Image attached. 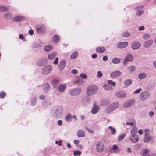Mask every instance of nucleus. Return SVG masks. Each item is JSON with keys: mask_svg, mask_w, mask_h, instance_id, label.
I'll return each mask as SVG.
<instances>
[{"mask_svg": "<svg viewBox=\"0 0 156 156\" xmlns=\"http://www.w3.org/2000/svg\"><path fill=\"white\" fill-rule=\"evenodd\" d=\"M128 44L127 42L119 43L117 45V47L119 48H123L126 47Z\"/></svg>", "mask_w": 156, "mask_h": 156, "instance_id": "nucleus-18", "label": "nucleus"}, {"mask_svg": "<svg viewBox=\"0 0 156 156\" xmlns=\"http://www.w3.org/2000/svg\"><path fill=\"white\" fill-rule=\"evenodd\" d=\"M72 117H71L69 113H67L65 117V120L68 122H69L72 120Z\"/></svg>", "mask_w": 156, "mask_h": 156, "instance_id": "nucleus-24", "label": "nucleus"}, {"mask_svg": "<svg viewBox=\"0 0 156 156\" xmlns=\"http://www.w3.org/2000/svg\"><path fill=\"white\" fill-rule=\"evenodd\" d=\"M81 153V152L79 151H74L73 152V154L75 156H80Z\"/></svg>", "mask_w": 156, "mask_h": 156, "instance_id": "nucleus-36", "label": "nucleus"}, {"mask_svg": "<svg viewBox=\"0 0 156 156\" xmlns=\"http://www.w3.org/2000/svg\"><path fill=\"white\" fill-rule=\"evenodd\" d=\"M98 90V87L95 85H90L88 86L86 88V93L88 96L94 95Z\"/></svg>", "mask_w": 156, "mask_h": 156, "instance_id": "nucleus-1", "label": "nucleus"}, {"mask_svg": "<svg viewBox=\"0 0 156 156\" xmlns=\"http://www.w3.org/2000/svg\"><path fill=\"white\" fill-rule=\"evenodd\" d=\"M9 9L6 7L3 6H0V11L1 12H3L8 11Z\"/></svg>", "mask_w": 156, "mask_h": 156, "instance_id": "nucleus-35", "label": "nucleus"}, {"mask_svg": "<svg viewBox=\"0 0 156 156\" xmlns=\"http://www.w3.org/2000/svg\"><path fill=\"white\" fill-rule=\"evenodd\" d=\"M62 123V121L61 120H59L58 121L57 124L58 125H61Z\"/></svg>", "mask_w": 156, "mask_h": 156, "instance_id": "nucleus-57", "label": "nucleus"}, {"mask_svg": "<svg viewBox=\"0 0 156 156\" xmlns=\"http://www.w3.org/2000/svg\"><path fill=\"white\" fill-rule=\"evenodd\" d=\"M47 61L46 59L44 58H41L37 62V64L39 66L44 65L47 63Z\"/></svg>", "mask_w": 156, "mask_h": 156, "instance_id": "nucleus-12", "label": "nucleus"}, {"mask_svg": "<svg viewBox=\"0 0 156 156\" xmlns=\"http://www.w3.org/2000/svg\"><path fill=\"white\" fill-rule=\"evenodd\" d=\"M135 103L134 100H130L126 101L123 105V107L125 108H128L132 106Z\"/></svg>", "mask_w": 156, "mask_h": 156, "instance_id": "nucleus-7", "label": "nucleus"}, {"mask_svg": "<svg viewBox=\"0 0 156 156\" xmlns=\"http://www.w3.org/2000/svg\"><path fill=\"white\" fill-rule=\"evenodd\" d=\"M77 135L78 137L84 136H85V132L83 131L80 130L77 132Z\"/></svg>", "mask_w": 156, "mask_h": 156, "instance_id": "nucleus-26", "label": "nucleus"}, {"mask_svg": "<svg viewBox=\"0 0 156 156\" xmlns=\"http://www.w3.org/2000/svg\"><path fill=\"white\" fill-rule=\"evenodd\" d=\"M126 134L125 133L122 134L118 137V140L119 141H121L125 137Z\"/></svg>", "mask_w": 156, "mask_h": 156, "instance_id": "nucleus-39", "label": "nucleus"}, {"mask_svg": "<svg viewBox=\"0 0 156 156\" xmlns=\"http://www.w3.org/2000/svg\"><path fill=\"white\" fill-rule=\"evenodd\" d=\"M130 35V33L127 32H125L122 34V36L123 37H128Z\"/></svg>", "mask_w": 156, "mask_h": 156, "instance_id": "nucleus-41", "label": "nucleus"}, {"mask_svg": "<svg viewBox=\"0 0 156 156\" xmlns=\"http://www.w3.org/2000/svg\"><path fill=\"white\" fill-rule=\"evenodd\" d=\"M108 59V57L106 56H104L103 57V60L104 61H106Z\"/></svg>", "mask_w": 156, "mask_h": 156, "instance_id": "nucleus-53", "label": "nucleus"}, {"mask_svg": "<svg viewBox=\"0 0 156 156\" xmlns=\"http://www.w3.org/2000/svg\"><path fill=\"white\" fill-rule=\"evenodd\" d=\"M141 46L139 42H134L132 45V48L133 49H137Z\"/></svg>", "mask_w": 156, "mask_h": 156, "instance_id": "nucleus-13", "label": "nucleus"}, {"mask_svg": "<svg viewBox=\"0 0 156 156\" xmlns=\"http://www.w3.org/2000/svg\"><path fill=\"white\" fill-rule=\"evenodd\" d=\"M58 58H56L55 60L53 62V63L55 65L57 64L58 62Z\"/></svg>", "mask_w": 156, "mask_h": 156, "instance_id": "nucleus-51", "label": "nucleus"}, {"mask_svg": "<svg viewBox=\"0 0 156 156\" xmlns=\"http://www.w3.org/2000/svg\"><path fill=\"white\" fill-rule=\"evenodd\" d=\"M50 86L48 84H47L45 85V87L43 91L44 92H47L49 90Z\"/></svg>", "mask_w": 156, "mask_h": 156, "instance_id": "nucleus-42", "label": "nucleus"}, {"mask_svg": "<svg viewBox=\"0 0 156 156\" xmlns=\"http://www.w3.org/2000/svg\"><path fill=\"white\" fill-rule=\"evenodd\" d=\"M6 93L5 92H2L0 93V98H4L6 95Z\"/></svg>", "mask_w": 156, "mask_h": 156, "instance_id": "nucleus-44", "label": "nucleus"}, {"mask_svg": "<svg viewBox=\"0 0 156 156\" xmlns=\"http://www.w3.org/2000/svg\"><path fill=\"white\" fill-rule=\"evenodd\" d=\"M98 74L97 75V76L99 78H100L102 76V73L100 71H98Z\"/></svg>", "mask_w": 156, "mask_h": 156, "instance_id": "nucleus-48", "label": "nucleus"}, {"mask_svg": "<svg viewBox=\"0 0 156 156\" xmlns=\"http://www.w3.org/2000/svg\"><path fill=\"white\" fill-rule=\"evenodd\" d=\"M66 64V62L65 60L61 61L58 64V67L61 70L65 68Z\"/></svg>", "mask_w": 156, "mask_h": 156, "instance_id": "nucleus-15", "label": "nucleus"}, {"mask_svg": "<svg viewBox=\"0 0 156 156\" xmlns=\"http://www.w3.org/2000/svg\"><path fill=\"white\" fill-rule=\"evenodd\" d=\"M109 129L111 130L112 134H114L116 132L115 129L111 126L109 127Z\"/></svg>", "mask_w": 156, "mask_h": 156, "instance_id": "nucleus-43", "label": "nucleus"}, {"mask_svg": "<svg viewBox=\"0 0 156 156\" xmlns=\"http://www.w3.org/2000/svg\"><path fill=\"white\" fill-rule=\"evenodd\" d=\"M99 109L98 106L96 105H94L91 110L92 113L94 114L96 113L98 111Z\"/></svg>", "mask_w": 156, "mask_h": 156, "instance_id": "nucleus-20", "label": "nucleus"}, {"mask_svg": "<svg viewBox=\"0 0 156 156\" xmlns=\"http://www.w3.org/2000/svg\"><path fill=\"white\" fill-rule=\"evenodd\" d=\"M82 91L81 89L80 88L71 90L69 91V94L71 95L74 96L79 94Z\"/></svg>", "mask_w": 156, "mask_h": 156, "instance_id": "nucleus-4", "label": "nucleus"}, {"mask_svg": "<svg viewBox=\"0 0 156 156\" xmlns=\"http://www.w3.org/2000/svg\"><path fill=\"white\" fill-rule=\"evenodd\" d=\"M78 53L77 52H75L72 53L71 56L70 58L71 59H74L78 55Z\"/></svg>", "mask_w": 156, "mask_h": 156, "instance_id": "nucleus-29", "label": "nucleus"}, {"mask_svg": "<svg viewBox=\"0 0 156 156\" xmlns=\"http://www.w3.org/2000/svg\"><path fill=\"white\" fill-rule=\"evenodd\" d=\"M129 138L131 141L133 143H137L139 140V138L137 135H131Z\"/></svg>", "mask_w": 156, "mask_h": 156, "instance_id": "nucleus-11", "label": "nucleus"}, {"mask_svg": "<svg viewBox=\"0 0 156 156\" xmlns=\"http://www.w3.org/2000/svg\"><path fill=\"white\" fill-rule=\"evenodd\" d=\"M45 96L44 95H41L40 96V98L43 100L44 99Z\"/></svg>", "mask_w": 156, "mask_h": 156, "instance_id": "nucleus-60", "label": "nucleus"}, {"mask_svg": "<svg viewBox=\"0 0 156 156\" xmlns=\"http://www.w3.org/2000/svg\"><path fill=\"white\" fill-rule=\"evenodd\" d=\"M62 142L61 140H59L60 143L58 144V142L57 141H55V143L57 144H58V145L59 146H61L62 145L61 142Z\"/></svg>", "mask_w": 156, "mask_h": 156, "instance_id": "nucleus-58", "label": "nucleus"}, {"mask_svg": "<svg viewBox=\"0 0 156 156\" xmlns=\"http://www.w3.org/2000/svg\"><path fill=\"white\" fill-rule=\"evenodd\" d=\"M56 54L54 53L51 54H49L48 55V58L50 60H52L54 59L56 56Z\"/></svg>", "mask_w": 156, "mask_h": 156, "instance_id": "nucleus-30", "label": "nucleus"}, {"mask_svg": "<svg viewBox=\"0 0 156 156\" xmlns=\"http://www.w3.org/2000/svg\"><path fill=\"white\" fill-rule=\"evenodd\" d=\"M121 74V72L119 71H115L111 73L110 76L112 78L114 79L118 77Z\"/></svg>", "mask_w": 156, "mask_h": 156, "instance_id": "nucleus-9", "label": "nucleus"}, {"mask_svg": "<svg viewBox=\"0 0 156 156\" xmlns=\"http://www.w3.org/2000/svg\"><path fill=\"white\" fill-rule=\"evenodd\" d=\"M154 114L153 112L152 111H151L149 113V115L150 116H152Z\"/></svg>", "mask_w": 156, "mask_h": 156, "instance_id": "nucleus-64", "label": "nucleus"}, {"mask_svg": "<svg viewBox=\"0 0 156 156\" xmlns=\"http://www.w3.org/2000/svg\"><path fill=\"white\" fill-rule=\"evenodd\" d=\"M25 19L24 17L21 16H19L15 17H14L13 20L14 21L19 22L20 21H23L25 20Z\"/></svg>", "mask_w": 156, "mask_h": 156, "instance_id": "nucleus-17", "label": "nucleus"}, {"mask_svg": "<svg viewBox=\"0 0 156 156\" xmlns=\"http://www.w3.org/2000/svg\"><path fill=\"white\" fill-rule=\"evenodd\" d=\"M108 84L110 85H112V86H115L116 83L111 80H108Z\"/></svg>", "mask_w": 156, "mask_h": 156, "instance_id": "nucleus-45", "label": "nucleus"}, {"mask_svg": "<svg viewBox=\"0 0 156 156\" xmlns=\"http://www.w3.org/2000/svg\"><path fill=\"white\" fill-rule=\"evenodd\" d=\"M80 76L83 79H85L87 77V75L85 74L81 73L80 74Z\"/></svg>", "mask_w": 156, "mask_h": 156, "instance_id": "nucleus-49", "label": "nucleus"}, {"mask_svg": "<svg viewBox=\"0 0 156 156\" xmlns=\"http://www.w3.org/2000/svg\"><path fill=\"white\" fill-rule=\"evenodd\" d=\"M149 151L146 149H144L142 151V154L143 156H148Z\"/></svg>", "mask_w": 156, "mask_h": 156, "instance_id": "nucleus-25", "label": "nucleus"}, {"mask_svg": "<svg viewBox=\"0 0 156 156\" xmlns=\"http://www.w3.org/2000/svg\"><path fill=\"white\" fill-rule=\"evenodd\" d=\"M124 83L126 86H129L132 83V80L131 79H128L126 80Z\"/></svg>", "mask_w": 156, "mask_h": 156, "instance_id": "nucleus-37", "label": "nucleus"}, {"mask_svg": "<svg viewBox=\"0 0 156 156\" xmlns=\"http://www.w3.org/2000/svg\"><path fill=\"white\" fill-rule=\"evenodd\" d=\"M131 135H136V134L137 133V129L136 128H133L131 131Z\"/></svg>", "mask_w": 156, "mask_h": 156, "instance_id": "nucleus-33", "label": "nucleus"}, {"mask_svg": "<svg viewBox=\"0 0 156 156\" xmlns=\"http://www.w3.org/2000/svg\"><path fill=\"white\" fill-rule=\"evenodd\" d=\"M74 143L76 144H77L79 143V141L78 140H75L74 141Z\"/></svg>", "mask_w": 156, "mask_h": 156, "instance_id": "nucleus-63", "label": "nucleus"}, {"mask_svg": "<svg viewBox=\"0 0 156 156\" xmlns=\"http://www.w3.org/2000/svg\"><path fill=\"white\" fill-rule=\"evenodd\" d=\"M36 29L37 32L40 34L44 33L45 30V27L43 25L37 26Z\"/></svg>", "mask_w": 156, "mask_h": 156, "instance_id": "nucleus-3", "label": "nucleus"}, {"mask_svg": "<svg viewBox=\"0 0 156 156\" xmlns=\"http://www.w3.org/2000/svg\"><path fill=\"white\" fill-rule=\"evenodd\" d=\"M126 125H130L131 126L133 125V122H127L126 123Z\"/></svg>", "mask_w": 156, "mask_h": 156, "instance_id": "nucleus-62", "label": "nucleus"}, {"mask_svg": "<svg viewBox=\"0 0 156 156\" xmlns=\"http://www.w3.org/2000/svg\"><path fill=\"white\" fill-rule=\"evenodd\" d=\"M106 51L105 48L104 47L100 46L96 49V51L98 53H103Z\"/></svg>", "mask_w": 156, "mask_h": 156, "instance_id": "nucleus-14", "label": "nucleus"}, {"mask_svg": "<svg viewBox=\"0 0 156 156\" xmlns=\"http://www.w3.org/2000/svg\"><path fill=\"white\" fill-rule=\"evenodd\" d=\"M120 62V59L116 57L113 58L112 60V62L114 64H119Z\"/></svg>", "mask_w": 156, "mask_h": 156, "instance_id": "nucleus-28", "label": "nucleus"}, {"mask_svg": "<svg viewBox=\"0 0 156 156\" xmlns=\"http://www.w3.org/2000/svg\"><path fill=\"white\" fill-rule=\"evenodd\" d=\"M118 148V146L116 145H114L113 146L112 149L114 150H116Z\"/></svg>", "mask_w": 156, "mask_h": 156, "instance_id": "nucleus-52", "label": "nucleus"}, {"mask_svg": "<svg viewBox=\"0 0 156 156\" xmlns=\"http://www.w3.org/2000/svg\"><path fill=\"white\" fill-rule=\"evenodd\" d=\"M77 73V71L76 69H74L71 71V73L74 74H76Z\"/></svg>", "mask_w": 156, "mask_h": 156, "instance_id": "nucleus-55", "label": "nucleus"}, {"mask_svg": "<svg viewBox=\"0 0 156 156\" xmlns=\"http://www.w3.org/2000/svg\"><path fill=\"white\" fill-rule=\"evenodd\" d=\"M144 13V11L142 10H139V11H138L137 13H136V14H137V15L138 16H140V15H141L142 14H143V13Z\"/></svg>", "mask_w": 156, "mask_h": 156, "instance_id": "nucleus-47", "label": "nucleus"}, {"mask_svg": "<svg viewBox=\"0 0 156 156\" xmlns=\"http://www.w3.org/2000/svg\"><path fill=\"white\" fill-rule=\"evenodd\" d=\"M150 95L148 91H144L140 94V97L142 100H145L148 98Z\"/></svg>", "mask_w": 156, "mask_h": 156, "instance_id": "nucleus-8", "label": "nucleus"}, {"mask_svg": "<svg viewBox=\"0 0 156 156\" xmlns=\"http://www.w3.org/2000/svg\"><path fill=\"white\" fill-rule=\"evenodd\" d=\"M150 37V35L149 34L147 33H146L144 34L143 36V37L144 39L147 40L149 39Z\"/></svg>", "mask_w": 156, "mask_h": 156, "instance_id": "nucleus-40", "label": "nucleus"}, {"mask_svg": "<svg viewBox=\"0 0 156 156\" xmlns=\"http://www.w3.org/2000/svg\"><path fill=\"white\" fill-rule=\"evenodd\" d=\"M12 15L10 13H7L4 15V18L5 19H8L12 18Z\"/></svg>", "mask_w": 156, "mask_h": 156, "instance_id": "nucleus-34", "label": "nucleus"}, {"mask_svg": "<svg viewBox=\"0 0 156 156\" xmlns=\"http://www.w3.org/2000/svg\"><path fill=\"white\" fill-rule=\"evenodd\" d=\"M66 86L65 85H61L59 86L58 90L60 92H63L66 88Z\"/></svg>", "mask_w": 156, "mask_h": 156, "instance_id": "nucleus-31", "label": "nucleus"}, {"mask_svg": "<svg viewBox=\"0 0 156 156\" xmlns=\"http://www.w3.org/2000/svg\"><path fill=\"white\" fill-rule=\"evenodd\" d=\"M104 89L106 90H112V88L109 85H105L103 86Z\"/></svg>", "mask_w": 156, "mask_h": 156, "instance_id": "nucleus-38", "label": "nucleus"}, {"mask_svg": "<svg viewBox=\"0 0 156 156\" xmlns=\"http://www.w3.org/2000/svg\"><path fill=\"white\" fill-rule=\"evenodd\" d=\"M96 148L97 151L101 152L104 150V146L103 144L101 142H98L96 145Z\"/></svg>", "mask_w": 156, "mask_h": 156, "instance_id": "nucleus-5", "label": "nucleus"}, {"mask_svg": "<svg viewBox=\"0 0 156 156\" xmlns=\"http://www.w3.org/2000/svg\"><path fill=\"white\" fill-rule=\"evenodd\" d=\"M52 67L50 65H48L45 66L42 70V73L44 74L49 73L52 70Z\"/></svg>", "mask_w": 156, "mask_h": 156, "instance_id": "nucleus-2", "label": "nucleus"}, {"mask_svg": "<svg viewBox=\"0 0 156 156\" xmlns=\"http://www.w3.org/2000/svg\"><path fill=\"white\" fill-rule=\"evenodd\" d=\"M53 49V47L51 45H46L44 47V50L46 52H48L51 51Z\"/></svg>", "mask_w": 156, "mask_h": 156, "instance_id": "nucleus-21", "label": "nucleus"}, {"mask_svg": "<svg viewBox=\"0 0 156 156\" xmlns=\"http://www.w3.org/2000/svg\"><path fill=\"white\" fill-rule=\"evenodd\" d=\"M59 39V37L58 35H55L52 38V41L55 43L58 42Z\"/></svg>", "mask_w": 156, "mask_h": 156, "instance_id": "nucleus-27", "label": "nucleus"}, {"mask_svg": "<svg viewBox=\"0 0 156 156\" xmlns=\"http://www.w3.org/2000/svg\"><path fill=\"white\" fill-rule=\"evenodd\" d=\"M142 90V89L141 88H140L138 89H137L136 90L135 92L134 93L136 94V93H138L139 92H140V91H141Z\"/></svg>", "mask_w": 156, "mask_h": 156, "instance_id": "nucleus-50", "label": "nucleus"}, {"mask_svg": "<svg viewBox=\"0 0 156 156\" xmlns=\"http://www.w3.org/2000/svg\"><path fill=\"white\" fill-rule=\"evenodd\" d=\"M128 70L130 72H131L135 70V67L134 66H130L128 68Z\"/></svg>", "mask_w": 156, "mask_h": 156, "instance_id": "nucleus-46", "label": "nucleus"}, {"mask_svg": "<svg viewBox=\"0 0 156 156\" xmlns=\"http://www.w3.org/2000/svg\"><path fill=\"white\" fill-rule=\"evenodd\" d=\"M97 55L96 54H94L92 55V57L93 58H95L97 57Z\"/></svg>", "mask_w": 156, "mask_h": 156, "instance_id": "nucleus-59", "label": "nucleus"}, {"mask_svg": "<svg viewBox=\"0 0 156 156\" xmlns=\"http://www.w3.org/2000/svg\"><path fill=\"white\" fill-rule=\"evenodd\" d=\"M146 76V73H142L138 75L139 78L140 79H142L144 78Z\"/></svg>", "mask_w": 156, "mask_h": 156, "instance_id": "nucleus-32", "label": "nucleus"}, {"mask_svg": "<svg viewBox=\"0 0 156 156\" xmlns=\"http://www.w3.org/2000/svg\"><path fill=\"white\" fill-rule=\"evenodd\" d=\"M116 95L119 98H123L126 97V94L124 91H120L117 92Z\"/></svg>", "mask_w": 156, "mask_h": 156, "instance_id": "nucleus-19", "label": "nucleus"}, {"mask_svg": "<svg viewBox=\"0 0 156 156\" xmlns=\"http://www.w3.org/2000/svg\"><path fill=\"white\" fill-rule=\"evenodd\" d=\"M59 79L58 78H55L51 81V83L54 85H57L59 83Z\"/></svg>", "mask_w": 156, "mask_h": 156, "instance_id": "nucleus-23", "label": "nucleus"}, {"mask_svg": "<svg viewBox=\"0 0 156 156\" xmlns=\"http://www.w3.org/2000/svg\"><path fill=\"white\" fill-rule=\"evenodd\" d=\"M153 43L152 40H150L145 42L144 45L145 47H147L150 46Z\"/></svg>", "mask_w": 156, "mask_h": 156, "instance_id": "nucleus-22", "label": "nucleus"}, {"mask_svg": "<svg viewBox=\"0 0 156 156\" xmlns=\"http://www.w3.org/2000/svg\"><path fill=\"white\" fill-rule=\"evenodd\" d=\"M151 136L149 133H145L144 139V141L145 142L147 143L151 140Z\"/></svg>", "mask_w": 156, "mask_h": 156, "instance_id": "nucleus-16", "label": "nucleus"}, {"mask_svg": "<svg viewBox=\"0 0 156 156\" xmlns=\"http://www.w3.org/2000/svg\"><path fill=\"white\" fill-rule=\"evenodd\" d=\"M144 26H141L139 28V30L141 31L144 30Z\"/></svg>", "mask_w": 156, "mask_h": 156, "instance_id": "nucleus-56", "label": "nucleus"}, {"mask_svg": "<svg viewBox=\"0 0 156 156\" xmlns=\"http://www.w3.org/2000/svg\"><path fill=\"white\" fill-rule=\"evenodd\" d=\"M29 33L30 35H32L34 34V31L32 29L30 30H29Z\"/></svg>", "mask_w": 156, "mask_h": 156, "instance_id": "nucleus-54", "label": "nucleus"}, {"mask_svg": "<svg viewBox=\"0 0 156 156\" xmlns=\"http://www.w3.org/2000/svg\"><path fill=\"white\" fill-rule=\"evenodd\" d=\"M119 106V104L117 103H114L109 105V108H112L110 110H108V109L106 110L107 113H108L115 109Z\"/></svg>", "mask_w": 156, "mask_h": 156, "instance_id": "nucleus-6", "label": "nucleus"}, {"mask_svg": "<svg viewBox=\"0 0 156 156\" xmlns=\"http://www.w3.org/2000/svg\"><path fill=\"white\" fill-rule=\"evenodd\" d=\"M19 38L21 39H23L24 38V37L22 34H20L19 36Z\"/></svg>", "mask_w": 156, "mask_h": 156, "instance_id": "nucleus-61", "label": "nucleus"}, {"mask_svg": "<svg viewBox=\"0 0 156 156\" xmlns=\"http://www.w3.org/2000/svg\"><path fill=\"white\" fill-rule=\"evenodd\" d=\"M133 58V56L131 54H129L126 56L125 58V61L123 62V63L126 65V61H131Z\"/></svg>", "mask_w": 156, "mask_h": 156, "instance_id": "nucleus-10", "label": "nucleus"}]
</instances>
